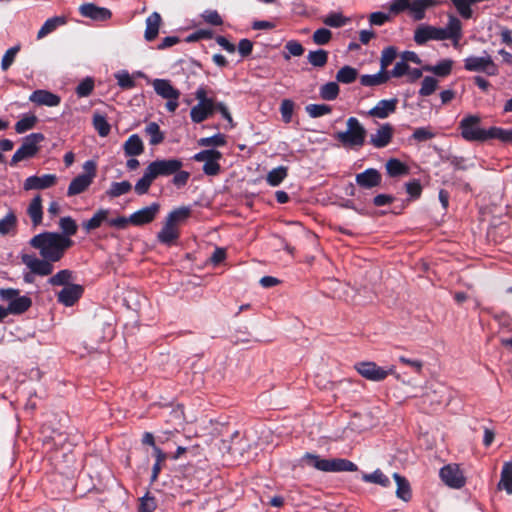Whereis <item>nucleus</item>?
Segmentation results:
<instances>
[{"mask_svg":"<svg viewBox=\"0 0 512 512\" xmlns=\"http://www.w3.org/2000/svg\"><path fill=\"white\" fill-rule=\"evenodd\" d=\"M29 245L39 251L41 258L23 254L22 262L32 274L48 276L54 270L53 263L64 257L65 252L73 245V240L67 239L58 232H42L33 236L29 240Z\"/></svg>","mask_w":512,"mask_h":512,"instance_id":"1","label":"nucleus"},{"mask_svg":"<svg viewBox=\"0 0 512 512\" xmlns=\"http://www.w3.org/2000/svg\"><path fill=\"white\" fill-rule=\"evenodd\" d=\"M462 37V22L453 14L448 15V22L443 28L421 24L414 32V41L418 45H423L430 40L443 41L449 39L453 46L457 48Z\"/></svg>","mask_w":512,"mask_h":512,"instance_id":"2","label":"nucleus"},{"mask_svg":"<svg viewBox=\"0 0 512 512\" xmlns=\"http://www.w3.org/2000/svg\"><path fill=\"white\" fill-rule=\"evenodd\" d=\"M367 131L356 117H349L346 130L335 134V139L345 148L359 149L365 144Z\"/></svg>","mask_w":512,"mask_h":512,"instance_id":"3","label":"nucleus"},{"mask_svg":"<svg viewBox=\"0 0 512 512\" xmlns=\"http://www.w3.org/2000/svg\"><path fill=\"white\" fill-rule=\"evenodd\" d=\"M306 463L322 472H354L358 470L355 463L343 458L322 459L316 454L306 453Z\"/></svg>","mask_w":512,"mask_h":512,"instance_id":"4","label":"nucleus"},{"mask_svg":"<svg viewBox=\"0 0 512 512\" xmlns=\"http://www.w3.org/2000/svg\"><path fill=\"white\" fill-rule=\"evenodd\" d=\"M481 118L477 115H468L460 123L461 136L469 142H485L492 139V127L481 128Z\"/></svg>","mask_w":512,"mask_h":512,"instance_id":"5","label":"nucleus"},{"mask_svg":"<svg viewBox=\"0 0 512 512\" xmlns=\"http://www.w3.org/2000/svg\"><path fill=\"white\" fill-rule=\"evenodd\" d=\"M152 86L158 96L167 100L165 104L167 111L174 113L179 106L180 91L167 79H154Z\"/></svg>","mask_w":512,"mask_h":512,"instance_id":"6","label":"nucleus"},{"mask_svg":"<svg viewBox=\"0 0 512 512\" xmlns=\"http://www.w3.org/2000/svg\"><path fill=\"white\" fill-rule=\"evenodd\" d=\"M44 140L42 133H31L23 139L22 145L11 158L10 165L34 157L39 151V144Z\"/></svg>","mask_w":512,"mask_h":512,"instance_id":"7","label":"nucleus"},{"mask_svg":"<svg viewBox=\"0 0 512 512\" xmlns=\"http://www.w3.org/2000/svg\"><path fill=\"white\" fill-rule=\"evenodd\" d=\"M96 163L88 160L83 164L84 173L75 177L69 184L67 189L68 196H74L84 192L93 182L96 176Z\"/></svg>","mask_w":512,"mask_h":512,"instance_id":"8","label":"nucleus"},{"mask_svg":"<svg viewBox=\"0 0 512 512\" xmlns=\"http://www.w3.org/2000/svg\"><path fill=\"white\" fill-rule=\"evenodd\" d=\"M464 69L469 72H483L488 76H496L499 73L497 64L485 51L482 56H468L464 59Z\"/></svg>","mask_w":512,"mask_h":512,"instance_id":"9","label":"nucleus"},{"mask_svg":"<svg viewBox=\"0 0 512 512\" xmlns=\"http://www.w3.org/2000/svg\"><path fill=\"white\" fill-rule=\"evenodd\" d=\"M183 166L180 159H157L148 164L147 168L150 170L154 178L168 177L178 172Z\"/></svg>","mask_w":512,"mask_h":512,"instance_id":"10","label":"nucleus"},{"mask_svg":"<svg viewBox=\"0 0 512 512\" xmlns=\"http://www.w3.org/2000/svg\"><path fill=\"white\" fill-rule=\"evenodd\" d=\"M355 369L357 372L364 378L370 381H382L388 375L394 373V366L389 367L388 369L382 368L378 366L374 362H360L355 365Z\"/></svg>","mask_w":512,"mask_h":512,"instance_id":"11","label":"nucleus"},{"mask_svg":"<svg viewBox=\"0 0 512 512\" xmlns=\"http://www.w3.org/2000/svg\"><path fill=\"white\" fill-rule=\"evenodd\" d=\"M222 154L215 149L202 150L193 156L197 162H204L203 172L206 175L214 176L220 172V165L218 161L221 159Z\"/></svg>","mask_w":512,"mask_h":512,"instance_id":"12","label":"nucleus"},{"mask_svg":"<svg viewBox=\"0 0 512 512\" xmlns=\"http://www.w3.org/2000/svg\"><path fill=\"white\" fill-rule=\"evenodd\" d=\"M441 480L449 487L459 489L465 485V477L458 465H446L440 469Z\"/></svg>","mask_w":512,"mask_h":512,"instance_id":"13","label":"nucleus"},{"mask_svg":"<svg viewBox=\"0 0 512 512\" xmlns=\"http://www.w3.org/2000/svg\"><path fill=\"white\" fill-rule=\"evenodd\" d=\"M159 210L160 205L158 203H152L131 214L129 220H131V224L134 226H142L151 223L157 216Z\"/></svg>","mask_w":512,"mask_h":512,"instance_id":"14","label":"nucleus"},{"mask_svg":"<svg viewBox=\"0 0 512 512\" xmlns=\"http://www.w3.org/2000/svg\"><path fill=\"white\" fill-rule=\"evenodd\" d=\"M57 182L55 174L33 175L25 179L23 188L29 190H43L54 186Z\"/></svg>","mask_w":512,"mask_h":512,"instance_id":"15","label":"nucleus"},{"mask_svg":"<svg viewBox=\"0 0 512 512\" xmlns=\"http://www.w3.org/2000/svg\"><path fill=\"white\" fill-rule=\"evenodd\" d=\"M394 134V128L389 123L379 126L374 134L370 135V144L375 148H384L390 144Z\"/></svg>","mask_w":512,"mask_h":512,"instance_id":"16","label":"nucleus"},{"mask_svg":"<svg viewBox=\"0 0 512 512\" xmlns=\"http://www.w3.org/2000/svg\"><path fill=\"white\" fill-rule=\"evenodd\" d=\"M79 12L83 17L94 21H106L111 18V11L104 7L96 6L93 3H84L79 7Z\"/></svg>","mask_w":512,"mask_h":512,"instance_id":"17","label":"nucleus"},{"mask_svg":"<svg viewBox=\"0 0 512 512\" xmlns=\"http://www.w3.org/2000/svg\"><path fill=\"white\" fill-rule=\"evenodd\" d=\"M443 0H410L409 12L415 21L425 18L428 8L443 4Z\"/></svg>","mask_w":512,"mask_h":512,"instance_id":"18","label":"nucleus"},{"mask_svg":"<svg viewBox=\"0 0 512 512\" xmlns=\"http://www.w3.org/2000/svg\"><path fill=\"white\" fill-rule=\"evenodd\" d=\"M381 174L374 168H368L364 172L356 175L355 181L358 186L364 189H371L380 185Z\"/></svg>","mask_w":512,"mask_h":512,"instance_id":"19","label":"nucleus"},{"mask_svg":"<svg viewBox=\"0 0 512 512\" xmlns=\"http://www.w3.org/2000/svg\"><path fill=\"white\" fill-rule=\"evenodd\" d=\"M29 100L39 106L55 107L61 102V98L48 90H35Z\"/></svg>","mask_w":512,"mask_h":512,"instance_id":"20","label":"nucleus"},{"mask_svg":"<svg viewBox=\"0 0 512 512\" xmlns=\"http://www.w3.org/2000/svg\"><path fill=\"white\" fill-rule=\"evenodd\" d=\"M82 293V286L77 284L67 285L58 293V302L67 307L73 306Z\"/></svg>","mask_w":512,"mask_h":512,"instance_id":"21","label":"nucleus"},{"mask_svg":"<svg viewBox=\"0 0 512 512\" xmlns=\"http://www.w3.org/2000/svg\"><path fill=\"white\" fill-rule=\"evenodd\" d=\"M398 100L396 98L389 100H380L373 108L368 111V115L379 119H385L394 113L397 108Z\"/></svg>","mask_w":512,"mask_h":512,"instance_id":"22","label":"nucleus"},{"mask_svg":"<svg viewBox=\"0 0 512 512\" xmlns=\"http://www.w3.org/2000/svg\"><path fill=\"white\" fill-rule=\"evenodd\" d=\"M27 214L31 219L33 227H37L42 224L43 220V207H42V198L38 194L32 198L28 207Z\"/></svg>","mask_w":512,"mask_h":512,"instance_id":"23","label":"nucleus"},{"mask_svg":"<svg viewBox=\"0 0 512 512\" xmlns=\"http://www.w3.org/2000/svg\"><path fill=\"white\" fill-rule=\"evenodd\" d=\"M215 112V104H196L190 110L193 123H201L211 117Z\"/></svg>","mask_w":512,"mask_h":512,"instance_id":"24","label":"nucleus"},{"mask_svg":"<svg viewBox=\"0 0 512 512\" xmlns=\"http://www.w3.org/2000/svg\"><path fill=\"white\" fill-rule=\"evenodd\" d=\"M162 23V18L158 12H153L146 19V29L144 38L146 41H153L158 33Z\"/></svg>","mask_w":512,"mask_h":512,"instance_id":"25","label":"nucleus"},{"mask_svg":"<svg viewBox=\"0 0 512 512\" xmlns=\"http://www.w3.org/2000/svg\"><path fill=\"white\" fill-rule=\"evenodd\" d=\"M179 237V230L172 223L165 220L162 229L157 235V239L160 243L167 246L172 245Z\"/></svg>","mask_w":512,"mask_h":512,"instance_id":"26","label":"nucleus"},{"mask_svg":"<svg viewBox=\"0 0 512 512\" xmlns=\"http://www.w3.org/2000/svg\"><path fill=\"white\" fill-rule=\"evenodd\" d=\"M124 153L126 156H139L144 151V144L142 139L138 134H132L129 136V138L125 141L123 145Z\"/></svg>","mask_w":512,"mask_h":512,"instance_id":"27","label":"nucleus"},{"mask_svg":"<svg viewBox=\"0 0 512 512\" xmlns=\"http://www.w3.org/2000/svg\"><path fill=\"white\" fill-rule=\"evenodd\" d=\"M109 209H99L89 220L82 223L83 228L89 232L99 228L104 222L109 221Z\"/></svg>","mask_w":512,"mask_h":512,"instance_id":"28","label":"nucleus"},{"mask_svg":"<svg viewBox=\"0 0 512 512\" xmlns=\"http://www.w3.org/2000/svg\"><path fill=\"white\" fill-rule=\"evenodd\" d=\"M67 22L64 16H55L47 19L37 33V38L42 39L52 33L57 27L65 25Z\"/></svg>","mask_w":512,"mask_h":512,"instance_id":"29","label":"nucleus"},{"mask_svg":"<svg viewBox=\"0 0 512 512\" xmlns=\"http://www.w3.org/2000/svg\"><path fill=\"white\" fill-rule=\"evenodd\" d=\"M393 478L397 484L396 489V496L405 501L408 502L412 497L411 487L407 479L403 476H401L398 473L393 474Z\"/></svg>","mask_w":512,"mask_h":512,"instance_id":"30","label":"nucleus"},{"mask_svg":"<svg viewBox=\"0 0 512 512\" xmlns=\"http://www.w3.org/2000/svg\"><path fill=\"white\" fill-rule=\"evenodd\" d=\"M390 78V75L387 71L380 69V71L376 74H365L360 78V83L363 86L372 87L386 83Z\"/></svg>","mask_w":512,"mask_h":512,"instance_id":"31","label":"nucleus"},{"mask_svg":"<svg viewBox=\"0 0 512 512\" xmlns=\"http://www.w3.org/2000/svg\"><path fill=\"white\" fill-rule=\"evenodd\" d=\"M498 488L505 490L508 494H512V461L504 463Z\"/></svg>","mask_w":512,"mask_h":512,"instance_id":"32","label":"nucleus"},{"mask_svg":"<svg viewBox=\"0 0 512 512\" xmlns=\"http://www.w3.org/2000/svg\"><path fill=\"white\" fill-rule=\"evenodd\" d=\"M32 305V300L28 296H18L14 301L8 304L11 314L19 315L26 312Z\"/></svg>","mask_w":512,"mask_h":512,"instance_id":"33","label":"nucleus"},{"mask_svg":"<svg viewBox=\"0 0 512 512\" xmlns=\"http://www.w3.org/2000/svg\"><path fill=\"white\" fill-rule=\"evenodd\" d=\"M453 61L451 59H443L434 66H425L424 71H429L436 76L445 77L451 73Z\"/></svg>","mask_w":512,"mask_h":512,"instance_id":"34","label":"nucleus"},{"mask_svg":"<svg viewBox=\"0 0 512 512\" xmlns=\"http://www.w3.org/2000/svg\"><path fill=\"white\" fill-rule=\"evenodd\" d=\"M145 133L149 136L150 145H158L163 142L164 134L156 122H150L145 127Z\"/></svg>","mask_w":512,"mask_h":512,"instance_id":"35","label":"nucleus"},{"mask_svg":"<svg viewBox=\"0 0 512 512\" xmlns=\"http://www.w3.org/2000/svg\"><path fill=\"white\" fill-rule=\"evenodd\" d=\"M17 217L14 212H8L2 219H0V234L2 236L8 235L16 230Z\"/></svg>","mask_w":512,"mask_h":512,"instance_id":"36","label":"nucleus"},{"mask_svg":"<svg viewBox=\"0 0 512 512\" xmlns=\"http://www.w3.org/2000/svg\"><path fill=\"white\" fill-rule=\"evenodd\" d=\"M131 189L132 185L127 180L121 182H112L110 188L106 191V195L110 198H116L127 194Z\"/></svg>","mask_w":512,"mask_h":512,"instance_id":"37","label":"nucleus"},{"mask_svg":"<svg viewBox=\"0 0 512 512\" xmlns=\"http://www.w3.org/2000/svg\"><path fill=\"white\" fill-rule=\"evenodd\" d=\"M154 180H155L154 176L151 174L150 170L146 167L143 176L135 184V187H134L135 192L138 195L146 194L149 191V188Z\"/></svg>","mask_w":512,"mask_h":512,"instance_id":"38","label":"nucleus"},{"mask_svg":"<svg viewBox=\"0 0 512 512\" xmlns=\"http://www.w3.org/2000/svg\"><path fill=\"white\" fill-rule=\"evenodd\" d=\"M59 227L62 231L60 234L67 239H71L70 237L74 236L78 229L75 220L70 216L62 217L59 221Z\"/></svg>","mask_w":512,"mask_h":512,"instance_id":"39","label":"nucleus"},{"mask_svg":"<svg viewBox=\"0 0 512 512\" xmlns=\"http://www.w3.org/2000/svg\"><path fill=\"white\" fill-rule=\"evenodd\" d=\"M308 62L314 67H324L328 61V53L323 49L310 51L307 55Z\"/></svg>","mask_w":512,"mask_h":512,"instance_id":"40","label":"nucleus"},{"mask_svg":"<svg viewBox=\"0 0 512 512\" xmlns=\"http://www.w3.org/2000/svg\"><path fill=\"white\" fill-rule=\"evenodd\" d=\"M362 480L364 482L375 483L383 487H387L390 484L389 478L380 469H377L370 474H363Z\"/></svg>","mask_w":512,"mask_h":512,"instance_id":"41","label":"nucleus"},{"mask_svg":"<svg viewBox=\"0 0 512 512\" xmlns=\"http://www.w3.org/2000/svg\"><path fill=\"white\" fill-rule=\"evenodd\" d=\"M319 95L323 100L332 101L339 95V86L336 82H328L320 87Z\"/></svg>","mask_w":512,"mask_h":512,"instance_id":"42","label":"nucleus"},{"mask_svg":"<svg viewBox=\"0 0 512 512\" xmlns=\"http://www.w3.org/2000/svg\"><path fill=\"white\" fill-rule=\"evenodd\" d=\"M93 126L101 137H106L111 130V126L106 117L99 113L93 115Z\"/></svg>","mask_w":512,"mask_h":512,"instance_id":"43","label":"nucleus"},{"mask_svg":"<svg viewBox=\"0 0 512 512\" xmlns=\"http://www.w3.org/2000/svg\"><path fill=\"white\" fill-rule=\"evenodd\" d=\"M387 173L391 177H397L407 173V167L400 160L392 158L389 159L385 165Z\"/></svg>","mask_w":512,"mask_h":512,"instance_id":"44","label":"nucleus"},{"mask_svg":"<svg viewBox=\"0 0 512 512\" xmlns=\"http://www.w3.org/2000/svg\"><path fill=\"white\" fill-rule=\"evenodd\" d=\"M37 123V117L33 114H28L22 117L15 124V131L18 134L25 133L28 130H31Z\"/></svg>","mask_w":512,"mask_h":512,"instance_id":"45","label":"nucleus"},{"mask_svg":"<svg viewBox=\"0 0 512 512\" xmlns=\"http://www.w3.org/2000/svg\"><path fill=\"white\" fill-rule=\"evenodd\" d=\"M323 23L329 27L339 28L345 26L350 19L341 13H330L323 18Z\"/></svg>","mask_w":512,"mask_h":512,"instance_id":"46","label":"nucleus"},{"mask_svg":"<svg viewBox=\"0 0 512 512\" xmlns=\"http://www.w3.org/2000/svg\"><path fill=\"white\" fill-rule=\"evenodd\" d=\"M357 70L351 66L342 67L336 74L338 82L350 84L356 80Z\"/></svg>","mask_w":512,"mask_h":512,"instance_id":"47","label":"nucleus"},{"mask_svg":"<svg viewBox=\"0 0 512 512\" xmlns=\"http://www.w3.org/2000/svg\"><path fill=\"white\" fill-rule=\"evenodd\" d=\"M287 176V168L279 166L272 169L267 175V182L271 186H278Z\"/></svg>","mask_w":512,"mask_h":512,"instance_id":"48","label":"nucleus"},{"mask_svg":"<svg viewBox=\"0 0 512 512\" xmlns=\"http://www.w3.org/2000/svg\"><path fill=\"white\" fill-rule=\"evenodd\" d=\"M305 110L311 118H318L330 114L332 108L327 104H309Z\"/></svg>","mask_w":512,"mask_h":512,"instance_id":"49","label":"nucleus"},{"mask_svg":"<svg viewBox=\"0 0 512 512\" xmlns=\"http://www.w3.org/2000/svg\"><path fill=\"white\" fill-rule=\"evenodd\" d=\"M197 143L201 147H221L226 144V138L223 134L217 133L211 137L200 138Z\"/></svg>","mask_w":512,"mask_h":512,"instance_id":"50","label":"nucleus"},{"mask_svg":"<svg viewBox=\"0 0 512 512\" xmlns=\"http://www.w3.org/2000/svg\"><path fill=\"white\" fill-rule=\"evenodd\" d=\"M190 215V209L188 207H180L171 211L166 220L177 227V224L187 219Z\"/></svg>","mask_w":512,"mask_h":512,"instance_id":"51","label":"nucleus"},{"mask_svg":"<svg viewBox=\"0 0 512 512\" xmlns=\"http://www.w3.org/2000/svg\"><path fill=\"white\" fill-rule=\"evenodd\" d=\"M397 56V49L394 46H388L382 50L380 65L381 69L386 71L387 67L392 64Z\"/></svg>","mask_w":512,"mask_h":512,"instance_id":"52","label":"nucleus"},{"mask_svg":"<svg viewBox=\"0 0 512 512\" xmlns=\"http://www.w3.org/2000/svg\"><path fill=\"white\" fill-rule=\"evenodd\" d=\"M72 278V272L64 269L49 278L48 283L52 286L67 285Z\"/></svg>","mask_w":512,"mask_h":512,"instance_id":"53","label":"nucleus"},{"mask_svg":"<svg viewBox=\"0 0 512 512\" xmlns=\"http://www.w3.org/2000/svg\"><path fill=\"white\" fill-rule=\"evenodd\" d=\"M285 50L288 53H284L283 57L289 60L291 56H301L304 53V48L301 43L296 40H290L285 44Z\"/></svg>","mask_w":512,"mask_h":512,"instance_id":"54","label":"nucleus"},{"mask_svg":"<svg viewBox=\"0 0 512 512\" xmlns=\"http://www.w3.org/2000/svg\"><path fill=\"white\" fill-rule=\"evenodd\" d=\"M438 86V81L434 77L426 76L423 81L419 94L421 96H429L433 94Z\"/></svg>","mask_w":512,"mask_h":512,"instance_id":"55","label":"nucleus"},{"mask_svg":"<svg viewBox=\"0 0 512 512\" xmlns=\"http://www.w3.org/2000/svg\"><path fill=\"white\" fill-rule=\"evenodd\" d=\"M19 50H20V46L16 45V46L9 48L5 52V54L3 55L2 60H1V69L3 71H7L9 69V67L13 64Z\"/></svg>","mask_w":512,"mask_h":512,"instance_id":"56","label":"nucleus"},{"mask_svg":"<svg viewBox=\"0 0 512 512\" xmlns=\"http://www.w3.org/2000/svg\"><path fill=\"white\" fill-rule=\"evenodd\" d=\"M295 104L290 99H284L280 105V113L284 123H290L294 112Z\"/></svg>","mask_w":512,"mask_h":512,"instance_id":"57","label":"nucleus"},{"mask_svg":"<svg viewBox=\"0 0 512 512\" xmlns=\"http://www.w3.org/2000/svg\"><path fill=\"white\" fill-rule=\"evenodd\" d=\"M117 84L122 89H132L135 87V81L127 71H120L115 74Z\"/></svg>","mask_w":512,"mask_h":512,"instance_id":"58","label":"nucleus"},{"mask_svg":"<svg viewBox=\"0 0 512 512\" xmlns=\"http://www.w3.org/2000/svg\"><path fill=\"white\" fill-rule=\"evenodd\" d=\"M332 37V33L329 29L319 28L313 34V41L317 45H325L327 44Z\"/></svg>","mask_w":512,"mask_h":512,"instance_id":"59","label":"nucleus"},{"mask_svg":"<svg viewBox=\"0 0 512 512\" xmlns=\"http://www.w3.org/2000/svg\"><path fill=\"white\" fill-rule=\"evenodd\" d=\"M492 139H499L505 143H512V128L503 129L500 127H492Z\"/></svg>","mask_w":512,"mask_h":512,"instance_id":"60","label":"nucleus"},{"mask_svg":"<svg viewBox=\"0 0 512 512\" xmlns=\"http://www.w3.org/2000/svg\"><path fill=\"white\" fill-rule=\"evenodd\" d=\"M93 88L94 81L91 78H86L78 84L76 93L79 97H87L91 94Z\"/></svg>","mask_w":512,"mask_h":512,"instance_id":"61","label":"nucleus"},{"mask_svg":"<svg viewBox=\"0 0 512 512\" xmlns=\"http://www.w3.org/2000/svg\"><path fill=\"white\" fill-rule=\"evenodd\" d=\"M411 137L418 142H424L434 138L435 133L427 127H419L414 130Z\"/></svg>","mask_w":512,"mask_h":512,"instance_id":"62","label":"nucleus"},{"mask_svg":"<svg viewBox=\"0 0 512 512\" xmlns=\"http://www.w3.org/2000/svg\"><path fill=\"white\" fill-rule=\"evenodd\" d=\"M409 7L410 0H392L389 5V13L397 15L404 12L405 10H409Z\"/></svg>","mask_w":512,"mask_h":512,"instance_id":"63","label":"nucleus"},{"mask_svg":"<svg viewBox=\"0 0 512 512\" xmlns=\"http://www.w3.org/2000/svg\"><path fill=\"white\" fill-rule=\"evenodd\" d=\"M156 509V500L154 497L146 494L141 498L138 512H152Z\"/></svg>","mask_w":512,"mask_h":512,"instance_id":"64","label":"nucleus"}]
</instances>
